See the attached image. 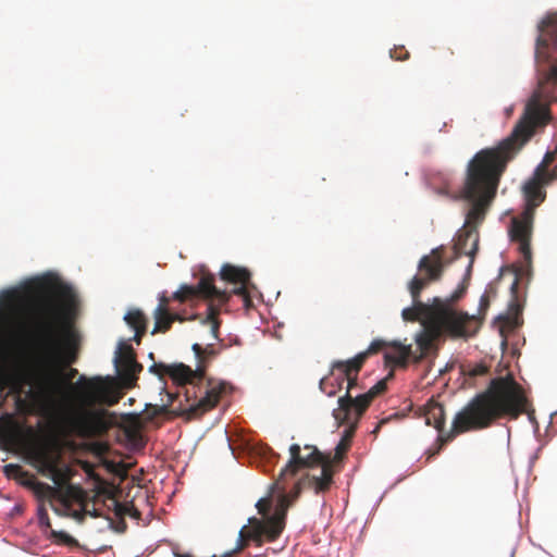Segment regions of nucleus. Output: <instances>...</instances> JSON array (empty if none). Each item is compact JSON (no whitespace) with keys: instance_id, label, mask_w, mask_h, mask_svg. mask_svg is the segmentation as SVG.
<instances>
[{"instance_id":"f257e3e1","label":"nucleus","mask_w":557,"mask_h":557,"mask_svg":"<svg viewBox=\"0 0 557 557\" xmlns=\"http://www.w3.org/2000/svg\"><path fill=\"white\" fill-rule=\"evenodd\" d=\"M58 297L59 301L48 299L38 304L29 323L35 366L33 399L44 411H55L70 386L75 392V403L59 416L60 426L66 434L90 438L110 428L108 411L94 406L112 407L124 393L109 379L99 376L82 375L75 384H69L77 370L72 368L67 377L64 370L78 357V335L70 317L74 295L69 287L61 286Z\"/></svg>"},{"instance_id":"f03ea898","label":"nucleus","mask_w":557,"mask_h":557,"mask_svg":"<svg viewBox=\"0 0 557 557\" xmlns=\"http://www.w3.org/2000/svg\"><path fill=\"white\" fill-rule=\"evenodd\" d=\"M527 405L524 392L512 376L493 379L485 392L476 395L455 416L451 430L440 435V445L436 450L430 453L428 460L438 454L443 445L450 442L457 434L487 428L503 417L517 419L527 411Z\"/></svg>"},{"instance_id":"7ed1b4c3","label":"nucleus","mask_w":557,"mask_h":557,"mask_svg":"<svg viewBox=\"0 0 557 557\" xmlns=\"http://www.w3.org/2000/svg\"><path fill=\"white\" fill-rule=\"evenodd\" d=\"M517 153L499 143L496 147L480 150L469 161L462 189L451 195L454 200L465 199L471 202L463 227L478 230L484 221L496 196L500 176Z\"/></svg>"},{"instance_id":"20e7f679","label":"nucleus","mask_w":557,"mask_h":557,"mask_svg":"<svg viewBox=\"0 0 557 557\" xmlns=\"http://www.w3.org/2000/svg\"><path fill=\"white\" fill-rule=\"evenodd\" d=\"M552 101H557V65H553L539 79L537 87L525 106L523 116L512 133L500 143L518 152L531 139L537 127H544L550 121L548 103Z\"/></svg>"},{"instance_id":"39448f33","label":"nucleus","mask_w":557,"mask_h":557,"mask_svg":"<svg viewBox=\"0 0 557 557\" xmlns=\"http://www.w3.org/2000/svg\"><path fill=\"white\" fill-rule=\"evenodd\" d=\"M443 255L440 248L432 250L431 255L423 256L418 264V270L421 275H414L409 283V292L412 297V307L405 308L401 312L404 320L406 321H421L422 325L430 322L435 317H441L454 308H450L447 304L438 297L433 299L431 305L422 302L420 294L431 282L441 278L443 273Z\"/></svg>"},{"instance_id":"423d86ee","label":"nucleus","mask_w":557,"mask_h":557,"mask_svg":"<svg viewBox=\"0 0 557 557\" xmlns=\"http://www.w3.org/2000/svg\"><path fill=\"white\" fill-rule=\"evenodd\" d=\"M479 330L480 322L468 312L454 309L441 317H435L423 324V329L416 335L419 354L413 351V363L421 362L443 335L451 338H468L474 336Z\"/></svg>"},{"instance_id":"0eeeda50","label":"nucleus","mask_w":557,"mask_h":557,"mask_svg":"<svg viewBox=\"0 0 557 557\" xmlns=\"http://www.w3.org/2000/svg\"><path fill=\"white\" fill-rule=\"evenodd\" d=\"M385 380L379 381L367 393L356 397H339L338 407L333 410V417L338 425H346L339 443L335 447V460H341L348 451L358 422L372 400L386 389Z\"/></svg>"},{"instance_id":"6e6552de","label":"nucleus","mask_w":557,"mask_h":557,"mask_svg":"<svg viewBox=\"0 0 557 557\" xmlns=\"http://www.w3.org/2000/svg\"><path fill=\"white\" fill-rule=\"evenodd\" d=\"M226 391L225 383H219L211 385L209 389H207L206 395L200 398L197 403H194L187 406L185 403L189 401V391L185 392V400L181 399L180 393H170L164 389V393L168 397L166 403L161 406L153 407L154 414H168L172 413L174 416H186L188 420L196 419L201 417L203 413L213 409L220 398L221 395Z\"/></svg>"},{"instance_id":"1a4fd4ad","label":"nucleus","mask_w":557,"mask_h":557,"mask_svg":"<svg viewBox=\"0 0 557 557\" xmlns=\"http://www.w3.org/2000/svg\"><path fill=\"white\" fill-rule=\"evenodd\" d=\"M30 457L38 471L49 476L57 485L70 480L67 468L60 467L61 455L57 445L50 441H41L30 449Z\"/></svg>"},{"instance_id":"9d476101","label":"nucleus","mask_w":557,"mask_h":557,"mask_svg":"<svg viewBox=\"0 0 557 557\" xmlns=\"http://www.w3.org/2000/svg\"><path fill=\"white\" fill-rule=\"evenodd\" d=\"M172 298L180 302L191 300L196 298H202L210 301H218L219 305H225L230 295L226 290H221L214 285V276L209 273H203L197 285L183 284L173 293Z\"/></svg>"},{"instance_id":"9b49d317","label":"nucleus","mask_w":557,"mask_h":557,"mask_svg":"<svg viewBox=\"0 0 557 557\" xmlns=\"http://www.w3.org/2000/svg\"><path fill=\"white\" fill-rule=\"evenodd\" d=\"M114 363L122 387L126 389L135 387L138 374L143 371V364L136 360L133 347L126 343H120Z\"/></svg>"},{"instance_id":"f8f14e48","label":"nucleus","mask_w":557,"mask_h":557,"mask_svg":"<svg viewBox=\"0 0 557 557\" xmlns=\"http://www.w3.org/2000/svg\"><path fill=\"white\" fill-rule=\"evenodd\" d=\"M364 364V354H357L354 358L343 361L336 360L332 362V376L338 372V388H343L344 383L347 382L346 394L352 397L350 392L357 386L358 375Z\"/></svg>"},{"instance_id":"ddd939ff","label":"nucleus","mask_w":557,"mask_h":557,"mask_svg":"<svg viewBox=\"0 0 557 557\" xmlns=\"http://www.w3.org/2000/svg\"><path fill=\"white\" fill-rule=\"evenodd\" d=\"M534 213L531 210H524L520 218H513L509 228L511 240L519 243V250L524 259L531 260L530 239Z\"/></svg>"},{"instance_id":"4468645a","label":"nucleus","mask_w":557,"mask_h":557,"mask_svg":"<svg viewBox=\"0 0 557 557\" xmlns=\"http://www.w3.org/2000/svg\"><path fill=\"white\" fill-rule=\"evenodd\" d=\"M25 302V295L20 289H8L0 294V312L10 326L17 329L22 325L20 314Z\"/></svg>"},{"instance_id":"2eb2a0df","label":"nucleus","mask_w":557,"mask_h":557,"mask_svg":"<svg viewBox=\"0 0 557 557\" xmlns=\"http://www.w3.org/2000/svg\"><path fill=\"white\" fill-rule=\"evenodd\" d=\"M535 55L537 59H547V50L557 45V13L548 15L539 25Z\"/></svg>"},{"instance_id":"dca6fc26","label":"nucleus","mask_w":557,"mask_h":557,"mask_svg":"<svg viewBox=\"0 0 557 557\" xmlns=\"http://www.w3.org/2000/svg\"><path fill=\"white\" fill-rule=\"evenodd\" d=\"M479 248V232L473 227H462L458 231L455 244H454V252L455 257L459 258L461 256L470 257V264L472 265L473 259Z\"/></svg>"},{"instance_id":"f3484780","label":"nucleus","mask_w":557,"mask_h":557,"mask_svg":"<svg viewBox=\"0 0 557 557\" xmlns=\"http://www.w3.org/2000/svg\"><path fill=\"white\" fill-rule=\"evenodd\" d=\"M545 186L541 176H536V173L533 172V175L524 183L522 190L527 201L524 210H531L532 213L535 214V209L539 207L546 198Z\"/></svg>"},{"instance_id":"a211bd4d","label":"nucleus","mask_w":557,"mask_h":557,"mask_svg":"<svg viewBox=\"0 0 557 557\" xmlns=\"http://www.w3.org/2000/svg\"><path fill=\"white\" fill-rule=\"evenodd\" d=\"M165 373L181 387H184L186 384H193L195 381H201L205 377L201 367H197L193 370L184 363L166 364Z\"/></svg>"},{"instance_id":"6ab92c4d","label":"nucleus","mask_w":557,"mask_h":557,"mask_svg":"<svg viewBox=\"0 0 557 557\" xmlns=\"http://www.w3.org/2000/svg\"><path fill=\"white\" fill-rule=\"evenodd\" d=\"M413 361L411 345H404L400 342H391L389 350L384 354L387 366L407 368L409 360Z\"/></svg>"},{"instance_id":"aec40b11","label":"nucleus","mask_w":557,"mask_h":557,"mask_svg":"<svg viewBox=\"0 0 557 557\" xmlns=\"http://www.w3.org/2000/svg\"><path fill=\"white\" fill-rule=\"evenodd\" d=\"M124 321L135 331L134 341L140 344L147 330V317L139 309H131L125 315Z\"/></svg>"},{"instance_id":"412c9836","label":"nucleus","mask_w":557,"mask_h":557,"mask_svg":"<svg viewBox=\"0 0 557 557\" xmlns=\"http://www.w3.org/2000/svg\"><path fill=\"white\" fill-rule=\"evenodd\" d=\"M153 319H154V327L151 332L152 335L157 333H165L171 327L175 321H183L184 319L178 314L171 312L170 310H163L161 308H156L153 310Z\"/></svg>"},{"instance_id":"4be33fe9","label":"nucleus","mask_w":557,"mask_h":557,"mask_svg":"<svg viewBox=\"0 0 557 557\" xmlns=\"http://www.w3.org/2000/svg\"><path fill=\"white\" fill-rule=\"evenodd\" d=\"M425 423L434 426L437 431L442 432L445 425V409L435 401L426 405L424 410Z\"/></svg>"},{"instance_id":"5701e85b","label":"nucleus","mask_w":557,"mask_h":557,"mask_svg":"<svg viewBox=\"0 0 557 557\" xmlns=\"http://www.w3.org/2000/svg\"><path fill=\"white\" fill-rule=\"evenodd\" d=\"M220 275L222 280L234 284H247L250 280V272L247 269L228 263L222 267Z\"/></svg>"},{"instance_id":"b1692460","label":"nucleus","mask_w":557,"mask_h":557,"mask_svg":"<svg viewBox=\"0 0 557 557\" xmlns=\"http://www.w3.org/2000/svg\"><path fill=\"white\" fill-rule=\"evenodd\" d=\"M197 359V367L202 368V375L205 376L207 366L216 357L219 351L213 344H207L205 347L200 344H194L191 347Z\"/></svg>"},{"instance_id":"393cba45","label":"nucleus","mask_w":557,"mask_h":557,"mask_svg":"<svg viewBox=\"0 0 557 557\" xmlns=\"http://www.w3.org/2000/svg\"><path fill=\"white\" fill-rule=\"evenodd\" d=\"M220 309L213 304L208 306V315L203 320V323L209 325L212 338L219 339V330L221 322L219 320Z\"/></svg>"},{"instance_id":"a878e982","label":"nucleus","mask_w":557,"mask_h":557,"mask_svg":"<svg viewBox=\"0 0 557 557\" xmlns=\"http://www.w3.org/2000/svg\"><path fill=\"white\" fill-rule=\"evenodd\" d=\"M336 377H338V372H336L334 376H332L331 370L329 375L320 380V389L330 397L335 396L336 393L342 389L338 388V381L336 380Z\"/></svg>"},{"instance_id":"bb28decb","label":"nucleus","mask_w":557,"mask_h":557,"mask_svg":"<svg viewBox=\"0 0 557 557\" xmlns=\"http://www.w3.org/2000/svg\"><path fill=\"white\" fill-rule=\"evenodd\" d=\"M557 158V148L554 151H547L542 161L537 164V166L534 170V173H536V176H542L546 170L549 169V166L555 162Z\"/></svg>"},{"instance_id":"cd10ccee","label":"nucleus","mask_w":557,"mask_h":557,"mask_svg":"<svg viewBox=\"0 0 557 557\" xmlns=\"http://www.w3.org/2000/svg\"><path fill=\"white\" fill-rule=\"evenodd\" d=\"M51 537L57 544H62L66 546H77L78 542L72 535L64 531H55L51 530Z\"/></svg>"},{"instance_id":"c85d7f7f","label":"nucleus","mask_w":557,"mask_h":557,"mask_svg":"<svg viewBox=\"0 0 557 557\" xmlns=\"http://www.w3.org/2000/svg\"><path fill=\"white\" fill-rule=\"evenodd\" d=\"M391 342L377 338L371 342L370 346L367 350L361 351L360 354H364V361L368 359L369 356L377 354L379 351L383 350L384 348H389Z\"/></svg>"},{"instance_id":"c756f323","label":"nucleus","mask_w":557,"mask_h":557,"mask_svg":"<svg viewBox=\"0 0 557 557\" xmlns=\"http://www.w3.org/2000/svg\"><path fill=\"white\" fill-rule=\"evenodd\" d=\"M521 306L516 302V301H512L509 306V312H508V315L506 318V320L513 326H518L520 324L519 322V318H520V314H521Z\"/></svg>"},{"instance_id":"7c9ffc66","label":"nucleus","mask_w":557,"mask_h":557,"mask_svg":"<svg viewBox=\"0 0 557 557\" xmlns=\"http://www.w3.org/2000/svg\"><path fill=\"white\" fill-rule=\"evenodd\" d=\"M488 307H490V297L485 293L480 298L478 314H473L478 319V321L480 322V326L483 323V320L485 318V314H486V311H487Z\"/></svg>"},{"instance_id":"2f4dec72","label":"nucleus","mask_w":557,"mask_h":557,"mask_svg":"<svg viewBox=\"0 0 557 557\" xmlns=\"http://www.w3.org/2000/svg\"><path fill=\"white\" fill-rule=\"evenodd\" d=\"M270 507H271V498L270 497L260 498L257 502L256 508L258 509V512L265 518V520L261 519L262 521H267L270 518L268 516Z\"/></svg>"},{"instance_id":"473e14b6","label":"nucleus","mask_w":557,"mask_h":557,"mask_svg":"<svg viewBox=\"0 0 557 557\" xmlns=\"http://www.w3.org/2000/svg\"><path fill=\"white\" fill-rule=\"evenodd\" d=\"M230 296L232 294L234 295H237L239 297L243 298L244 302L246 306H248L250 304V296H249V293L247 290V287H246V284H240L239 287H235L231 293L226 292Z\"/></svg>"},{"instance_id":"72a5a7b5","label":"nucleus","mask_w":557,"mask_h":557,"mask_svg":"<svg viewBox=\"0 0 557 557\" xmlns=\"http://www.w3.org/2000/svg\"><path fill=\"white\" fill-rule=\"evenodd\" d=\"M389 55L392 59L397 61H405L409 59V52L403 46L392 49Z\"/></svg>"},{"instance_id":"f704fd0d","label":"nucleus","mask_w":557,"mask_h":557,"mask_svg":"<svg viewBox=\"0 0 557 557\" xmlns=\"http://www.w3.org/2000/svg\"><path fill=\"white\" fill-rule=\"evenodd\" d=\"M466 289L467 287L465 285L458 286V288L446 300H443V302L447 304L450 308H453L451 305L458 301L463 296Z\"/></svg>"},{"instance_id":"c9c22d12","label":"nucleus","mask_w":557,"mask_h":557,"mask_svg":"<svg viewBox=\"0 0 557 557\" xmlns=\"http://www.w3.org/2000/svg\"><path fill=\"white\" fill-rule=\"evenodd\" d=\"M488 369L483 363H478L469 369L468 375L471 377L482 376L487 373Z\"/></svg>"},{"instance_id":"e433bc0d","label":"nucleus","mask_w":557,"mask_h":557,"mask_svg":"<svg viewBox=\"0 0 557 557\" xmlns=\"http://www.w3.org/2000/svg\"><path fill=\"white\" fill-rule=\"evenodd\" d=\"M544 184H552L553 182L557 181V164L553 169H548L544 172V174L541 176Z\"/></svg>"},{"instance_id":"4c0bfd02","label":"nucleus","mask_w":557,"mask_h":557,"mask_svg":"<svg viewBox=\"0 0 557 557\" xmlns=\"http://www.w3.org/2000/svg\"><path fill=\"white\" fill-rule=\"evenodd\" d=\"M166 371V364L165 363H153L149 367V372L158 375L160 379H162Z\"/></svg>"},{"instance_id":"58836bf2","label":"nucleus","mask_w":557,"mask_h":557,"mask_svg":"<svg viewBox=\"0 0 557 557\" xmlns=\"http://www.w3.org/2000/svg\"><path fill=\"white\" fill-rule=\"evenodd\" d=\"M39 523L44 528H51L49 516L44 507L38 512Z\"/></svg>"},{"instance_id":"ea45409f","label":"nucleus","mask_w":557,"mask_h":557,"mask_svg":"<svg viewBox=\"0 0 557 557\" xmlns=\"http://www.w3.org/2000/svg\"><path fill=\"white\" fill-rule=\"evenodd\" d=\"M171 299H173V298L172 297L170 298V297L165 296L164 294L161 295L159 297V304L156 308H161L163 310H170L169 305H170Z\"/></svg>"},{"instance_id":"a19ab883","label":"nucleus","mask_w":557,"mask_h":557,"mask_svg":"<svg viewBox=\"0 0 557 557\" xmlns=\"http://www.w3.org/2000/svg\"><path fill=\"white\" fill-rule=\"evenodd\" d=\"M4 470H5V473L8 475H10L12 472H14V473L20 472L21 471V467L17 466V465L10 463V465H7L4 467Z\"/></svg>"},{"instance_id":"79ce46f5","label":"nucleus","mask_w":557,"mask_h":557,"mask_svg":"<svg viewBox=\"0 0 557 557\" xmlns=\"http://www.w3.org/2000/svg\"><path fill=\"white\" fill-rule=\"evenodd\" d=\"M442 54H443V59L448 60L454 54V52L451 49L445 48V49H443Z\"/></svg>"},{"instance_id":"37998d69","label":"nucleus","mask_w":557,"mask_h":557,"mask_svg":"<svg viewBox=\"0 0 557 557\" xmlns=\"http://www.w3.org/2000/svg\"><path fill=\"white\" fill-rule=\"evenodd\" d=\"M518 285H519V278L516 276V278H515V281H513V283L511 284V287H510L512 294L517 293Z\"/></svg>"},{"instance_id":"c03bdc74","label":"nucleus","mask_w":557,"mask_h":557,"mask_svg":"<svg viewBox=\"0 0 557 557\" xmlns=\"http://www.w3.org/2000/svg\"><path fill=\"white\" fill-rule=\"evenodd\" d=\"M383 423H385V421H384V420H382V421L376 425V428L372 431V433H373V434H376V433L379 432V430H380V428H381V425H382Z\"/></svg>"},{"instance_id":"a18cd8bd","label":"nucleus","mask_w":557,"mask_h":557,"mask_svg":"<svg viewBox=\"0 0 557 557\" xmlns=\"http://www.w3.org/2000/svg\"><path fill=\"white\" fill-rule=\"evenodd\" d=\"M440 194H443V195H449V191H448V188L447 186L443 187L442 189H440Z\"/></svg>"},{"instance_id":"49530a36","label":"nucleus","mask_w":557,"mask_h":557,"mask_svg":"<svg viewBox=\"0 0 557 557\" xmlns=\"http://www.w3.org/2000/svg\"><path fill=\"white\" fill-rule=\"evenodd\" d=\"M116 506H117V510H116V512H117V513H120V515H121V513H124L122 506H121V505H119V504H117Z\"/></svg>"},{"instance_id":"de8ad7c7","label":"nucleus","mask_w":557,"mask_h":557,"mask_svg":"<svg viewBox=\"0 0 557 557\" xmlns=\"http://www.w3.org/2000/svg\"><path fill=\"white\" fill-rule=\"evenodd\" d=\"M5 375V370L2 366H0V376H4Z\"/></svg>"},{"instance_id":"09e8293b","label":"nucleus","mask_w":557,"mask_h":557,"mask_svg":"<svg viewBox=\"0 0 557 557\" xmlns=\"http://www.w3.org/2000/svg\"><path fill=\"white\" fill-rule=\"evenodd\" d=\"M92 517H99V515L95 511L91 513Z\"/></svg>"},{"instance_id":"8fccbe9b","label":"nucleus","mask_w":557,"mask_h":557,"mask_svg":"<svg viewBox=\"0 0 557 557\" xmlns=\"http://www.w3.org/2000/svg\"><path fill=\"white\" fill-rule=\"evenodd\" d=\"M149 358L153 359V354L152 352L149 354Z\"/></svg>"}]
</instances>
